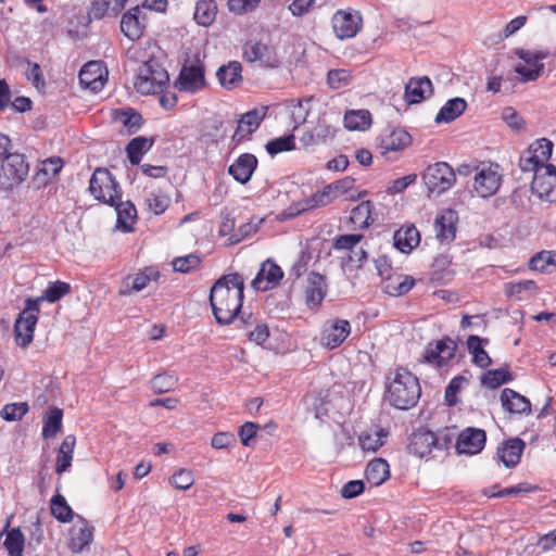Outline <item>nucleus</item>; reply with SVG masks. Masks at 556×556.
<instances>
[{
    "label": "nucleus",
    "mask_w": 556,
    "mask_h": 556,
    "mask_svg": "<svg viewBox=\"0 0 556 556\" xmlns=\"http://www.w3.org/2000/svg\"><path fill=\"white\" fill-rule=\"evenodd\" d=\"M295 147L294 137L292 135L279 137L267 142L266 151L270 155H276L285 151H291Z\"/></svg>",
    "instance_id": "nucleus-57"
},
{
    "label": "nucleus",
    "mask_w": 556,
    "mask_h": 556,
    "mask_svg": "<svg viewBox=\"0 0 556 556\" xmlns=\"http://www.w3.org/2000/svg\"><path fill=\"white\" fill-rule=\"evenodd\" d=\"M467 108V102L459 97L450 99L437 114L435 123H451L460 116Z\"/></svg>",
    "instance_id": "nucleus-37"
},
{
    "label": "nucleus",
    "mask_w": 556,
    "mask_h": 556,
    "mask_svg": "<svg viewBox=\"0 0 556 556\" xmlns=\"http://www.w3.org/2000/svg\"><path fill=\"white\" fill-rule=\"evenodd\" d=\"M243 58L247 62H260L265 67L279 66V59L274 48L261 41L250 40L243 47Z\"/></svg>",
    "instance_id": "nucleus-15"
},
{
    "label": "nucleus",
    "mask_w": 556,
    "mask_h": 556,
    "mask_svg": "<svg viewBox=\"0 0 556 556\" xmlns=\"http://www.w3.org/2000/svg\"><path fill=\"white\" fill-rule=\"evenodd\" d=\"M39 312V300L28 298L14 324V337L18 346L26 348L31 343Z\"/></svg>",
    "instance_id": "nucleus-5"
},
{
    "label": "nucleus",
    "mask_w": 556,
    "mask_h": 556,
    "mask_svg": "<svg viewBox=\"0 0 556 556\" xmlns=\"http://www.w3.org/2000/svg\"><path fill=\"white\" fill-rule=\"evenodd\" d=\"M75 444L76 438L72 434H68L63 439L56 455L55 472L58 475H62L67 471L72 466Z\"/></svg>",
    "instance_id": "nucleus-34"
},
{
    "label": "nucleus",
    "mask_w": 556,
    "mask_h": 556,
    "mask_svg": "<svg viewBox=\"0 0 556 556\" xmlns=\"http://www.w3.org/2000/svg\"><path fill=\"white\" fill-rule=\"evenodd\" d=\"M511 379V374L507 369L497 368L484 372L481 377V383L489 389H496Z\"/></svg>",
    "instance_id": "nucleus-48"
},
{
    "label": "nucleus",
    "mask_w": 556,
    "mask_h": 556,
    "mask_svg": "<svg viewBox=\"0 0 556 556\" xmlns=\"http://www.w3.org/2000/svg\"><path fill=\"white\" fill-rule=\"evenodd\" d=\"M93 528L88 522L78 517V521L71 529L70 535V548L74 553H79L87 546L92 540Z\"/></svg>",
    "instance_id": "nucleus-28"
},
{
    "label": "nucleus",
    "mask_w": 556,
    "mask_h": 556,
    "mask_svg": "<svg viewBox=\"0 0 556 556\" xmlns=\"http://www.w3.org/2000/svg\"><path fill=\"white\" fill-rule=\"evenodd\" d=\"M457 220V213L453 210H446L435 218V237L441 243H450L455 239Z\"/></svg>",
    "instance_id": "nucleus-24"
},
{
    "label": "nucleus",
    "mask_w": 556,
    "mask_h": 556,
    "mask_svg": "<svg viewBox=\"0 0 556 556\" xmlns=\"http://www.w3.org/2000/svg\"><path fill=\"white\" fill-rule=\"evenodd\" d=\"M178 378L174 375L164 372L153 377L151 380V389L155 393H165L174 389Z\"/></svg>",
    "instance_id": "nucleus-55"
},
{
    "label": "nucleus",
    "mask_w": 556,
    "mask_h": 556,
    "mask_svg": "<svg viewBox=\"0 0 556 556\" xmlns=\"http://www.w3.org/2000/svg\"><path fill=\"white\" fill-rule=\"evenodd\" d=\"M63 410L52 407L48 410L43 419L42 437L45 439L54 438L62 430Z\"/></svg>",
    "instance_id": "nucleus-44"
},
{
    "label": "nucleus",
    "mask_w": 556,
    "mask_h": 556,
    "mask_svg": "<svg viewBox=\"0 0 556 556\" xmlns=\"http://www.w3.org/2000/svg\"><path fill=\"white\" fill-rule=\"evenodd\" d=\"M154 138L135 137L126 146L127 157L131 165H139L142 156L153 147Z\"/></svg>",
    "instance_id": "nucleus-38"
},
{
    "label": "nucleus",
    "mask_w": 556,
    "mask_h": 556,
    "mask_svg": "<svg viewBox=\"0 0 556 556\" xmlns=\"http://www.w3.org/2000/svg\"><path fill=\"white\" fill-rule=\"evenodd\" d=\"M418 378L406 368L397 367L388 376L386 399L397 409H409L420 397Z\"/></svg>",
    "instance_id": "nucleus-2"
},
{
    "label": "nucleus",
    "mask_w": 556,
    "mask_h": 556,
    "mask_svg": "<svg viewBox=\"0 0 556 556\" xmlns=\"http://www.w3.org/2000/svg\"><path fill=\"white\" fill-rule=\"evenodd\" d=\"M515 54L522 60L526 65H517L515 67L523 81H533L538 79L544 70L542 60L548 56L547 52L544 51H530L525 49H516Z\"/></svg>",
    "instance_id": "nucleus-9"
},
{
    "label": "nucleus",
    "mask_w": 556,
    "mask_h": 556,
    "mask_svg": "<svg viewBox=\"0 0 556 556\" xmlns=\"http://www.w3.org/2000/svg\"><path fill=\"white\" fill-rule=\"evenodd\" d=\"M237 439L231 432H217L211 440V445L216 450H226L235 446Z\"/></svg>",
    "instance_id": "nucleus-63"
},
{
    "label": "nucleus",
    "mask_w": 556,
    "mask_h": 556,
    "mask_svg": "<svg viewBox=\"0 0 556 556\" xmlns=\"http://www.w3.org/2000/svg\"><path fill=\"white\" fill-rule=\"evenodd\" d=\"M469 384V379L465 376L454 377L445 388L444 401L448 407L456 406L459 402L458 394Z\"/></svg>",
    "instance_id": "nucleus-46"
},
{
    "label": "nucleus",
    "mask_w": 556,
    "mask_h": 556,
    "mask_svg": "<svg viewBox=\"0 0 556 556\" xmlns=\"http://www.w3.org/2000/svg\"><path fill=\"white\" fill-rule=\"evenodd\" d=\"M327 293V283L325 276L312 271L307 276V286L305 289V302L309 308H317L324 301Z\"/></svg>",
    "instance_id": "nucleus-22"
},
{
    "label": "nucleus",
    "mask_w": 556,
    "mask_h": 556,
    "mask_svg": "<svg viewBox=\"0 0 556 556\" xmlns=\"http://www.w3.org/2000/svg\"><path fill=\"white\" fill-rule=\"evenodd\" d=\"M501 182L502 175L498 172V165L490 164L482 166V168L476 173L473 190L479 197L489 198L498 190Z\"/></svg>",
    "instance_id": "nucleus-13"
},
{
    "label": "nucleus",
    "mask_w": 556,
    "mask_h": 556,
    "mask_svg": "<svg viewBox=\"0 0 556 556\" xmlns=\"http://www.w3.org/2000/svg\"><path fill=\"white\" fill-rule=\"evenodd\" d=\"M268 112V106L255 108L238 118V127L232 136V140L237 143L251 136L257 130L262 121L265 118Z\"/></svg>",
    "instance_id": "nucleus-16"
},
{
    "label": "nucleus",
    "mask_w": 556,
    "mask_h": 556,
    "mask_svg": "<svg viewBox=\"0 0 556 556\" xmlns=\"http://www.w3.org/2000/svg\"><path fill=\"white\" fill-rule=\"evenodd\" d=\"M432 83L429 77H413L405 86V100L409 104L420 103L432 94Z\"/></svg>",
    "instance_id": "nucleus-26"
},
{
    "label": "nucleus",
    "mask_w": 556,
    "mask_h": 556,
    "mask_svg": "<svg viewBox=\"0 0 556 556\" xmlns=\"http://www.w3.org/2000/svg\"><path fill=\"white\" fill-rule=\"evenodd\" d=\"M244 298V278L239 273L219 277L211 288L210 303L216 321L228 325L238 316Z\"/></svg>",
    "instance_id": "nucleus-1"
},
{
    "label": "nucleus",
    "mask_w": 556,
    "mask_h": 556,
    "mask_svg": "<svg viewBox=\"0 0 556 556\" xmlns=\"http://www.w3.org/2000/svg\"><path fill=\"white\" fill-rule=\"evenodd\" d=\"M531 191L541 200L553 202L556 200V166L547 164L534 175Z\"/></svg>",
    "instance_id": "nucleus-10"
},
{
    "label": "nucleus",
    "mask_w": 556,
    "mask_h": 556,
    "mask_svg": "<svg viewBox=\"0 0 556 556\" xmlns=\"http://www.w3.org/2000/svg\"><path fill=\"white\" fill-rule=\"evenodd\" d=\"M488 343L489 339L478 336H469L467 339V349L472 355V363L480 368H486L492 363L491 357L484 350V345Z\"/></svg>",
    "instance_id": "nucleus-32"
},
{
    "label": "nucleus",
    "mask_w": 556,
    "mask_h": 556,
    "mask_svg": "<svg viewBox=\"0 0 556 556\" xmlns=\"http://www.w3.org/2000/svg\"><path fill=\"white\" fill-rule=\"evenodd\" d=\"M201 258L195 254L176 257L173 260L172 265L174 270L179 273H189L200 266Z\"/></svg>",
    "instance_id": "nucleus-60"
},
{
    "label": "nucleus",
    "mask_w": 556,
    "mask_h": 556,
    "mask_svg": "<svg viewBox=\"0 0 556 556\" xmlns=\"http://www.w3.org/2000/svg\"><path fill=\"white\" fill-rule=\"evenodd\" d=\"M217 15V4L214 0H199L195 3L193 18L200 26L212 25Z\"/></svg>",
    "instance_id": "nucleus-40"
},
{
    "label": "nucleus",
    "mask_w": 556,
    "mask_h": 556,
    "mask_svg": "<svg viewBox=\"0 0 556 556\" xmlns=\"http://www.w3.org/2000/svg\"><path fill=\"white\" fill-rule=\"evenodd\" d=\"M110 2L106 0H92L88 13L83 17V31L85 33L92 20H101L106 14Z\"/></svg>",
    "instance_id": "nucleus-51"
},
{
    "label": "nucleus",
    "mask_w": 556,
    "mask_h": 556,
    "mask_svg": "<svg viewBox=\"0 0 556 556\" xmlns=\"http://www.w3.org/2000/svg\"><path fill=\"white\" fill-rule=\"evenodd\" d=\"M351 324L346 319L334 318L324 324L320 341L329 350L339 348L350 336Z\"/></svg>",
    "instance_id": "nucleus-14"
},
{
    "label": "nucleus",
    "mask_w": 556,
    "mask_h": 556,
    "mask_svg": "<svg viewBox=\"0 0 556 556\" xmlns=\"http://www.w3.org/2000/svg\"><path fill=\"white\" fill-rule=\"evenodd\" d=\"M555 254L549 251H542L530 258L529 267L538 271H548L549 266H555Z\"/></svg>",
    "instance_id": "nucleus-58"
},
{
    "label": "nucleus",
    "mask_w": 556,
    "mask_h": 556,
    "mask_svg": "<svg viewBox=\"0 0 556 556\" xmlns=\"http://www.w3.org/2000/svg\"><path fill=\"white\" fill-rule=\"evenodd\" d=\"M283 277L282 269L271 260L265 261L255 278L252 287L258 291H267L275 288Z\"/></svg>",
    "instance_id": "nucleus-21"
},
{
    "label": "nucleus",
    "mask_w": 556,
    "mask_h": 556,
    "mask_svg": "<svg viewBox=\"0 0 556 556\" xmlns=\"http://www.w3.org/2000/svg\"><path fill=\"white\" fill-rule=\"evenodd\" d=\"M447 446L445 438L440 439L434 432L430 430H418L414 432L408 445L410 454L416 455L420 458L429 455L433 448L444 450Z\"/></svg>",
    "instance_id": "nucleus-11"
},
{
    "label": "nucleus",
    "mask_w": 556,
    "mask_h": 556,
    "mask_svg": "<svg viewBox=\"0 0 556 556\" xmlns=\"http://www.w3.org/2000/svg\"><path fill=\"white\" fill-rule=\"evenodd\" d=\"M501 402L504 409L511 414H530L531 412L530 401L513 389L506 388L502 391Z\"/></svg>",
    "instance_id": "nucleus-30"
},
{
    "label": "nucleus",
    "mask_w": 556,
    "mask_h": 556,
    "mask_svg": "<svg viewBox=\"0 0 556 556\" xmlns=\"http://www.w3.org/2000/svg\"><path fill=\"white\" fill-rule=\"evenodd\" d=\"M29 174V164L24 154L11 153L0 162V188L11 190L24 182Z\"/></svg>",
    "instance_id": "nucleus-4"
},
{
    "label": "nucleus",
    "mask_w": 556,
    "mask_h": 556,
    "mask_svg": "<svg viewBox=\"0 0 556 556\" xmlns=\"http://www.w3.org/2000/svg\"><path fill=\"white\" fill-rule=\"evenodd\" d=\"M334 200L330 188L326 186L321 191L314 193L312 197L304 199V205L307 211L313 210L318 206H325L331 203Z\"/></svg>",
    "instance_id": "nucleus-59"
},
{
    "label": "nucleus",
    "mask_w": 556,
    "mask_h": 556,
    "mask_svg": "<svg viewBox=\"0 0 556 556\" xmlns=\"http://www.w3.org/2000/svg\"><path fill=\"white\" fill-rule=\"evenodd\" d=\"M194 476L189 469H179L170 478L172 484L178 490H189L194 484Z\"/></svg>",
    "instance_id": "nucleus-61"
},
{
    "label": "nucleus",
    "mask_w": 556,
    "mask_h": 556,
    "mask_svg": "<svg viewBox=\"0 0 556 556\" xmlns=\"http://www.w3.org/2000/svg\"><path fill=\"white\" fill-rule=\"evenodd\" d=\"M365 475L369 483L378 486L389 478V464L383 458H376L367 465Z\"/></svg>",
    "instance_id": "nucleus-41"
},
{
    "label": "nucleus",
    "mask_w": 556,
    "mask_h": 556,
    "mask_svg": "<svg viewBox=\"0 0 556 556\" xmlns=\"http://www.w3.org/2000/svg\"><path fill=\"white\" fill-rule=\"evenodd\" d=\"M70 292L71 286L67 282L55 281L51 282L45 290L43 294L40 298H37L36 300H39V303L45 300L50 303H54L62 299L64 295L68 294Z\"/></svg>",
    "instance_id": "nucleus-50"
},
{
    "label": "nucleus",
    "mask_w": 556,
    "mask_h": 556,
    "mask_svg": "<svg viewBox=\"0 0 556 556\" xmlns=\"http://www.w3.org/2000/svg\"><path fill=\"white\" fill-rule=\"evenodd\" d=\"M457 344L451 338H444L437 341L434 344H429L425 359L429 364L437 365L438 367L444 366L451 361L456 353Z\"/></svg>",
    "instance_id": "nucleus-19"
},
{
    "label": "nucleus",
    "mask_w": 556,
    "mask_h": 556,
    "mask_svg": "<svg viewBox=\"0 0 556 556\" xmlns=\"http://www.w3.org/2000/svg\"><path fill=\"white\" fill-rule=\"evenodd\" d=\"M374 204L371 201H363L351 211L350 220L358 228H366L374 223L372 218Z\"/></svg>",
    "instance_id": "nucleus-43"
},
{
    "label": "nucleus",
    "mask_w": 556,
    "mask_h": 556,
    "mask_svg": "<svg viewBox=\"0 0 556 556\" xmlns=\"http://www.w3.org/2000/svg\"><path fill=\"white\" fill-rule=\"evenodd\" d=\"M256 166V156L251 153H243L228 167V173L236 181L244 185L250 181Z\"/></svg>",
    "instance_id": "nucleus-25"
},
{
    "label": "nucleus",
    "mask_w": 556,
    "mask_h": 556,
    "mask_svg": "<svg viewBox=\"0 0 556 556\" xmlns=\"http://www.w3.org/2000/svg\"><path fill=\"white\" fill-rule=\"evenodd\" d=\"M389 431L381 427H375L363 432L359 438V446L365 452H377L384 443Z\"/></svg>",
    "instance_id": "nucleus-33"
},
{
    "label": "nucleus",
    "mask_w": 556,
    "mask_h": 556,
    "mask_svg": "<svg viewBox=\"0 0 556 556\" xmlns=\"http://www.w3.org/2000/svg\"><path fill=\"white\" fill-rule=\"evenodd\" d=\"M422 179L429 193L441 194L454 186L456 174L446 162H438L426 168Z\"/></svg>",
    "instance_id": "nucleus-7"
},
{
    "label": "nucleus",
    "mask_w": 556,
    "mask_h": 556,
    "mask_svg": "<svg viewBox=\"0 0 556 556\" xmlns=\"http://www.w3.org/2000/svg\"><path fill=\"white\" fill-rule=\"evenodd\" d=\"M204 86V67L199 61L185 64L175 83L178 90L191 93L201 90Z\"/></svg>",
    "instance_id": "nucleus-12"
},
{
    "label": "nucleus",
    "mask_w": 556,
    "mask_h": 556,
    "mask_svg": "<svg viewBox=\"0 0 556 556\" xmlns=\"http://www.w3.org/2000/svg\"><path fill=\"white\" fill-rule=\"evenodd\" d=\"M113 118L127 129L128 135L136 134L143 124L142 115L131 108L114 111Z\"/></svg>",
    "instance_id": "nucleus-39"
},
{
    "label": "nucleus",
    "mask_w": 556,
    "mask_h": 556,
    "mask_svg": "<svg viewBox=\"0 0 556 556\" xmlns=\"http://www.w3.org/2000/svg\"><path fill=\"white\" fill-rule=\"evenodd\" d=\"M505 290L508 296L523 301L535 294L538 287L533 280H523L506 285Z\"/></svg>",
    "instance_id": "nucleus-45"
},
{
    "label": "nucleus",
    "mask_w": 556,
    "mask_h": 556,
    "mask_svg": "<svg viewBox=\"0 0 556 556\" xmlns=\"http://www.w3.org/2000/svg\"><path fill=\"white\" fill-rule=\"evenodd\" d=\"M89 191L105 204L114 205L115 199H119L121 188L112 173L106 168H97L89 181Z\"/></svg>",
    "instance_id": "nucleus-6"
},
{
    "label": "nucleus",
    "mask_w": 556,
    "mask_h": 556,
    "mask_svg": "<svg viewBox=\"0 0 556 556\" xmlns=\"http://www.w3.org/2000/svg\"><path fill=\"white\" fill-rule=\"evenodd\" d=\"M336 36L340 40L354 38L363 27V17L358 11L338 10L331 18Z\"/></svg>",
    "instance_id": "nucleus-8"
},
{
    "label": "nucleus",
    "mask_w": 556,
    "mask_h": 556,
    "mask_svg": "<svg viewBox=\"0 0 556 556\" xmlns=\"http://www.w3.org/2000/svg\"><path fill=\"white\" fill-rule=\"evenodd\" d=\"M525 442L518 438L506 441L497 448V455L507 468L515 467L519 462Z\"/></svg>",
    "instance_id": "nucleus-31"
},
{
    "label": "nucleus",
    "mask_w": 556,
    "mask_h": 556,
    "mask_svg": "<svg viewBox=\"0 0 556 556\" xmlns=\"http://www.w3.org/2000/svg\"><path fill=\"white\" fill-rule=\"evenodd\" d=\"M485 441L484 430L468 427L458 434L455 447L458 454L475 455L482 451Z\"/></svg>",
    "instance_id": "nucleus-17"
},
{
    "label": "nucleus",
    "mask_w": 556,
    "mask_h": 556,
    "mask_svg": "<svg viewBox=\"0 0 556 556\" xmlns=\"http://www.w3.org/2000/svg\"><path fill=\"white\" fill-rule=\"evenodd\" d=\"M352 74L349 70H330L327 74V84L331 89H341L349 86L352 81Z\"/></svg>",
    "instance_id": "nucleus-53"
},
{
    "label": "nucleus",
    "mask_w": 556,
    "mask_h": 556,
    "mask_svg": "<svg viewBox=\"0 0 556 556\" xmlns=\"http://www.w3.org/2000/svg\"><path fill=\"white\" fill-rule=\"evenodd\" d=\"M146 16L140 7H134L125 12L121 20V30L125 37L135 41L141 38L146 28Z\"/></svg>",
    "instance_id": "nucleus-20"
},
{
    "label": "nucleus",
    "mask_w": 556,
    "mask_h": 556,
    "mask_svg": "<svg viewBox=\"0 0 556 556\" xmlns=\"http://www.w3.org/2000/svg\"><path fill=\"white\" fill-rule=\"evenodd\" d=\"M410 143V135L402 128H396L381 137L379 148L382 155L387 159H391L390 153L401 152Z\"/></svg>",
    "instance_id": "nucleus-23"
},
{
    "label": "nucleus",
    "mask_w": 556,
    "mask_h": 556,
    "mask_svg": "<svg viewBox=\"0 0 556 556\" xmlns=\"http://www.w3.org/2000/svg\"><path fill=\"white\" fill-rule=\"evenodd\" d=\"M547 164H541L538 160L534 159L533 153L527 150L519 159V167L522 172H533L534 175L539 173L542 166H546Z\"/></svg>",
    "instance_id": "nucleus-64"
},
{
    "label": "nucleus",
    "mask_w": 556,
    "mask_h": 556,
    "mask_svg": "<svg viewBox=\"0 0 556 556\" xmlns=\"http://www.w3.org/2000/svg\"><path fill=\"white\" fill-rule=\"evenodd\" d=\"M51 514L61 522H70L73 519V510L67 504L65 497L59 493L51 498Z\"/></svg>",
    "instance_id": "nucleus-47"
},
{
    "label": "nucleus",
    "mask_w": 556,
    "mask_h": 556,
    "mask_svg": "<svg viewBox=\"0 0 556 556\" xmlns=\"http://www.w3.org/2000/svg\"><path fill=\"white\" fill-rule=\"evenodd\" d=\"M420 242V235L415 226L401 228L394 233V245L403 253L410 252Z\"/></svg>",
    "instance_id": "nucleus-36"
},
{
    "label": "nucleus",
    "mask_w": 556,
    "mask_h": 556,
    "mask_svg": "<svg viewBox=\"0 0 556 556\" xmlns=\"http://www.w3.org/2000/svg\"><path fill=\"white\" fill-rule=\"evenodd\" d=\"M108 71L101 62L91 61L85 64L79 72V83L85 89L97 93L104 87Z\"/></svg>",
    "instance_id": "nucleus-18"
},
{
    "label": "nucleus",
    "mask_w": 556,
    "mask_h": 556,
    "mask_svg": "<svg viewBox=\"0 0 556 556\" xmlns=\"http://www.w3.org/2000/svg\"><path fill=\"white\" fill-rule=\"evenodd\" d=\"M28 409L26 402L10 403L3 406L0 415L7 421H17L28 413Z\"/></svg>",
    "instance_id": "nucleus-54"
},
{
    "label": "nucleus",
    "mask_w": 556,
    "mask_h": 556,
    "mask_svg": "<svg viewBox=\"0 0 556 556\" xmlns=\"http://www.w3.org/2000/svg\"><path fill=\"white\" fill-rule=\"evenodd\" d=\"M494 489H495V486L486 490L484 492V494L488 495L489 497H503V496L517 495L519 493L532 492L536 488L535 486H531L528 483H519V484H517L515 486L506 488V489H503V490H501L498 492H494L493 491Z\"/></svg>",
    "instance_id": "nucleus-62"
},
{
    "label": "nucleus",
    "mask_w": 556,
    "mask_h": 556,
    "mask_svg": "<svg viewBox=\"0 0 556 556\" xmlns=\"http://www.w3.org/2000/svg\"><path fill=\"white\" fill-rule=\"evenodd\" d=\"M381 283L386 293L391 296H401L413 289L415 279L408 275L392 273L388 274Z\"/></svg>",
    "instance_id": "nucleus-27"
},
{
    "label": "nucleus",
    "mask_w": 556,
    "mask_h": 556,
    "mask_svg": "<svg viewBox=\"0 0 556 556\" xmlns=\"http://www.w3.org/2000/svg\"><path fill=\"white\" fill-rule=\"evenodd\" d=\"M533 153L535 160L541 164H546L553 152V143L546 138L539 139L534 144L528 149Z\"/></svg>",
    "instance_id": "nucleus-56"
},
{
    "label": "nucleus",
    "mask_w": 556,
    "mask_h": 556,
    "mask_svg": "<svg viewBox=\"0 0 556 556\" xmlns=\"http://www.w3.org/2000/svg\"><path fill=\"white\" fill-rule=\"evenodd\" d=\"M216 76L225 89L237 88L242 83V65L238 61H230L217 70Z\"/></svg>",
    "instance_id": "nucleus-29"
},
{
    "label": "nucleus",
    "mask_w": 556,
    "mask_h": 556,
    "mask_svg": "<svg viewBox=\"0 0 556 556\" xmlns=\"http://www.w3.org/2000/svg\"><path fill=\"white\" fill-rule=\"evenodd\" d=\"M150 276L144 273H139L135 277H127L119 290L121 295H130L132 292L143 290L150 282Z\"/></svg>",
    "instance_id": "nucleus-52"
},
{
    "label": "nucleus",
    "mask_w": 556,
    "mask_h": 556,
    "mask_svg": "<svg viewBox=\"0 0 556 556\" xmlns=\"http://www.w3.org/2000/svg\"><path fill=\"white\" fill-rule=\"evenodd\" d=\"M25 538L18 528L10 530L7 534L4 546L10 556H23Z\"/></svg>",
    "instance_id": "nucleus-49"
},
{
    "label": "nucleus",
    "mask_w": 556,
    "mask_h": 556,
    "mask_svg": "<svg viewBox=\"0 0 556 556\" xmlns=\"http://www.w3.org/2000/svg\"><path fill=\"white\" fill-rule=\"evenodd\" d=\"M166 70L155 60L143 62L135 80V88L141 94L159 93L168 84Z\"/></svg>",
    "instance_id": "nucleus-3"
},
{
    "label": "nucleus",
    "mask_w": 556,
    "mask_h": 556,
    "mask_svg": "<svg viewBox=\"0 0 556 556\" xmlns=\"http://www.w3.org/2000/svg\"><path fill=\"white\" fill-rule=\"evenodd\" d=\"M121 197L119 194V199H115V204L113 205L117 214V227L124 231H131L137 218V211L130 201L123 202Z\"/></svg>",
    "instance_id": "nucleus-35"
},
{
    "label": "nucleus",
    "mask_w": 556,
    "mask_h": 556,
    "mask_svg": "<svg viewBox=\"0 0 556 556\" xmlns=\"http://www.w3.org/2000/svg\"><path fill=\"white\" fill-rule=\"evenodd\" d=\"M343 122L349 130H366L371 124V115L367 110H352L344 114Z\"/></svg>",
    "instance_id": "nucleus-42"
}]
</instances>
